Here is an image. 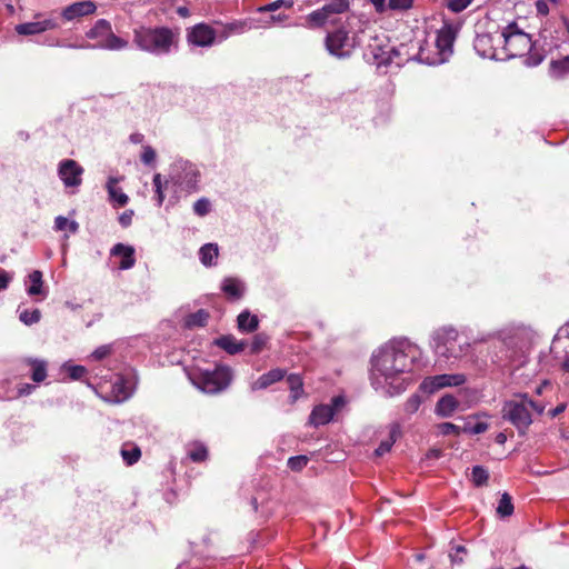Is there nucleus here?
Segmentation results:
<instances>
[{
	"label": "nucleus",
	"mask_w": 569,
	"mask_h": 569,
	"mask_svg": "<svg viewBox=\"0 0 569 569\" xmlns=\"http://www.w3.org/2000/svg\"><path fill=\"white\" fill-rule=\"evenodd\" d=\"M488 428H489L488 423L477 422L473 426L469 427L468 431L472 435H479V433H483L485 431H487Z\"/></svg>",
	"instance_id": "obj_55"
},
{
	"label": "nucleus",
	"mask_w": 569,
	"mask_h": 569,
	"mask_svg": "<svg viewBox=\"0 0 569 569\" xmlns=\"http://www.w3.org/2000/svg\"><path fill=\"white\" fill-rule=\"evenodd\" d=\"M121 456H122L123 460L126 461V463L131 466L139 460V458L141 456V451L136 446L132 447L131 449L122 448Z\"/></svg>",
	"instance_id": "obj_40"
},
{
	"label": "nucleus",
	"mask_w": 569,
	"mask_h": 569,
	"mask_svg": "<svg viewBox=\"0 0 569 569\" xmlns=\"http://www.w3.org/2000/svg\"><path fill=\"white\" fill-rule=\"evenodd\" d=\"M209 315L204 310H198L197 312L190 313L184 318V326L188 328L203 327L208 321Z\"/></svg>",
	"instance_id": "obj_32"
},
{
	"label": "nucleus",
	"mask_w": 569,
	"mask_h": 569,
	"mask_svg": "<svg viewBox=\"0 0 569 569\" xmlns=\"http://www.w3.org/2000/svg\"><path fill=\"white\" fill-rule=\"evenodd\" d=\"M188 457L194 462L204 461L208 457L207 447L200 441H193L188 445Z\"/></svg>",
	"instance_id": "obj_29"
},
{
	"label": "nucleus",
	"mask_w": 569,
	"mask_h": 569,
	"mask_svg": "<svg viewBox=\"0 0 569 569\" xmlns=\"http://www.w3.org/2000/svg\"><path fill=\"white\" fill-rule=\"evenodd\" d=\"M111 348L109 346H100L92 353L91 357L94 360H101L110 355Z\"/></svg>",
	"instance_id": "obj_52"
},
{
	"label": "nucleus",
	"mask_w": 569,
	"mask_h": 569,
	"mask_svg": "<svg viewBox=\"0 0 569 569\" xmlns=\"http://www.w3.org/2000/svg\"><path fill=\"white\" fill-rule=\"evenodd\" d=\"M83 168L74 160L60 161L58 174L66 188H78L82 183Z\"/></svg>",
	"instance_id": "obj_14"
},
{
	"label": "nucleus",
	"mask_w": 569,
	"mask_h": 569,
	"mask_svg": "<svg viewBox=\"0 0 569 569\" xmlns=\"http://www.w3.org/2000/svg\"><path fill=\"white\" fill-rule=\"evenodd\" d=\"M308 463V458L306 456H296L288 459V467L292 471L302 470Z\"/></svg>",
	"instance_id": "obj_44"
},
{
	"label": "nucleus",
	"mask_w": 569,
	"mask_h": 569,
	"mask_svg": "<svg viewBox=\"0 0 569 569\" xmlns=\"http://www.w3.org/2000/svg\"><path fill=\"white\" fill-rule=\"evenodd\" d=\"M293 2L291 0H276L267 6L260 7L258 10L260 12L263 11H276L282 7L284 8H291Z\"/></svg>",
	"instance_id": "obj_46"
},
{
	"label": "nucleus",
	"mask_w": 569,
	"mask_h": 569,
	"mask_svg": "<svg viewBox=\"0 0 569 569\" xmlns=\"http://www.w3.org/2000/svg\"><path fill=\"white\" fill-rule=\"evenodd\" d=\"M176 166L182 170V176L176 179V183L184 186L187 189H196L199 178L197 167L189 162H179Z\"/></svg>",
	"instance_id": "obj_18"
},
{
	"label": "nucleus",
	"mask_w": 569,
	"mask_h": 569,
	"mask_svg": "<svg viewBox=\"0 0 569 569\" xmlns=\"http://www.w3.org/2000/svg\"><path fill=\"white\" fill-rule=\"evenodd\" d=\"M221 289L227 296L233 299H239L244 291L243 283L236 278H226Z\"/></svg>",
	"instance_id": "obj_26"
},
{
	"label": "nucleus",
	"mask_w": 569,
	"mask_h": 569,
	"mask_svg": "<svg viewBox=\"0 0 569 569\" xmlns=\"http://www.w3.org/2000/svg\"><path fill=\"white\" fill-rule=\"evenodd\" d=\"M467 552L466 548L463 546H457L455 549L450 552V559L455 563H462L463 562V555Z\"/></svg>",
	"instance_id": "obj_51"
},
{
	"label": "nucleus",
	"mask_w": 569,
	"mask_h": 569,
	"mask_svg": "<svg viewBox=\"0 0 569 569\" xmlns=\"http://www.w3.org/2000/svg\"><path fill=\"white\" fill-rule=\"evenodd\" d=\"M97 10V6L91 0H83L73 2L61 11V17L66 21H74L86 16H90L94 13Z\"/></svg>",
	"instance_id": "obj_17"
},
{
	"label": "nucleus",
	"mask_w": 569,
	"mask_h": 569,
	"mask_svg": "<svg viewBox=\"0 0 569 569\" xmlns=\"http://www.w3.org/2000/svg\"><path fill=\"white\" fill-rule=\"evenodd\" d=\"M41 312L39 309L28 310L24 309L20 311L19 319L27 326H31L40 321Z\"/></svg>",
	"instance_id": "obj_38"
},
{
	"label": "nucleus",
	"mask_w": 569,
	"mask_h": 569,
	"mask_svg": "<svg viewBox=\"0 0 569 569\" xmlns=\"http://www.w3.org/2000/svg\"><path fill=\"white\" fill-rule=\"evenodd\" d=\"M417 355V348L405 340L381 347L371 359L372 387L387 396L402 392L408 385L405 375L413 370Z\"/></svg>",
	"instance_id": "obj_1"
},
{
	"label": "nucleus",
	"mask_w": 569,
	"mask_h": 569,
	"mask_svg": "<svg viewBox=\"0 0 569 569\" xmlns=\"http://www.w3.org/2000/svg\"><path fill=\"white\" fill-rule=\"evenodd\" d=\"M378 12H383L388 6L386 0H369Z\"/></svg>",
	"instance_id": "obj_59"
},
{
	"label": "nucleus",
	"mask_w": 569,
	"mask_h": 569,
	"mask_svg": "<svg viewBox=\"0 0 569 569\" xmlns=\"http://www.w3.org/2000/svg\"><path fill=\"white\" fill-rule=\"evenodd\" d=\"M349 0H331L321 9L312 11L308 16V22L313 27H321L325 24H336L338 16L349 8Z\"/></svg>",
	"instance_id": "obj_10"
},
{
	"label": "nucleus",
	"mask_w": 569,
	"mask_h": 569,
	"mask_svg": "<svg viewBox=\"0 0 569 569\" xmlns=\"http://www.w3.org/2000/svg\"><path fill=\"white\" fill-rule=\"evenodd\" d=\"M459 402L453 396L446 395L438 400L435 412L443 418L450 417L457 410Z\"/></svg>",
	"instance_id": "obj_24"
},
{
	"label": "nucleus",
	"mask_w": 569,
	"mask_h": 569,
	"mask_svg": "<svg viewBox=\"0 0 569 569\" xmlns=\"http://www.w3.org/2000/svg\"><path fill=\"white\" fill-rule=\"evenodd\" d=\"M86 37L90 40H94V43L80 46L70 44L69 48L121 50L128 47V41L116 36L110 22L106 19H99L94 26L86 32Z\"/></svg>",
	"instance_id": "obj_6"
},
{
	"label": "nucleus",
	"mask_w": 569,
	"mask_h": 569,
	"mask_svg": "<svg viewBox=\"0 0 569 569\" xmlns=\"http://www.w3.org/2000/svg\"><path fill=\"white\" fill-rule=\"evenodd\" d=\"M413 4V0H389L388 8L390 10L406 11Z\"/></svg>",
	"instance_id": "obj_47"
},
{
	"label": "nucleus",
	"mask_w": 569,
	"mask_h": 569,
	"mask_svg": "<svg viewBox=\"0 0 569 569\" xmlns=\"http://www.w3.org/2000/svg\"><path fill=\"white\" fill-rule=\"evenodd\" d=\"M345 405V399L341 396H337L331 400L329 405L316 406L310 416L309 423L313 427H319L329 423L336 412Z\"/></svg>",
	"instance_id": "obj_11"
},
{
	"label": "nucleus",
	"mask_w": 569,
	"mask_h": 569,
	"mask_svg": "<svg viewBox=\"0 0 569 569\" xmlns=\"http://www.w3.org/2000/svg\"><path fill=\"white\" fill-rule=\"evenodd\" d=\"M177 13H178L180 17H182V18H187V17H189V10H188V8H187V7H179V8L177 9Z\"/></svg>",
	"instance_id": "obj_62"
},
{
	"label": "nucleus",
	"mask_w": 569,
	"mask_h": 569,
	"mask_svg": "<svg viewBox=\"0 0 569 569\" xmlns=\"http://www.w3.org/2000/svg\"><path fill=\"white\" fill-rule=\"evenodd\" d=\"M54 228L58 231L68 230L70 233H76L79 229V224L74 220H69L66 217L58 216L54 220Z\"/></svg>",
	"instance_id": "obj_36"
},
{
	"label": "nucleus",
	"mask_w": 569,
	"mask_h": 569,
	"mask_svg": "<svg viewBox=\"0 0 569 569\" xmlns=\"http://www.w3.org/2000/svg\"><path fill=\"white\" fill-rule=\"evenodd\" d=\"M34 388H36L34 386L29 385V383L21 385L20 388L18 389V395L19 396L30 395L34 390Z\"/></svg>",
	"instance_id": "obj_58"
},
{
	"label": "nucleus",
	"mask_w": 569,
	"mask_h": 569,
	"mask_svg": "<svg viewBox=\"0 0 569 569\" xmlns=\"http://www.w3.org/2000/svg\"><path fill=\"white\" fill-rule=\"evenodd\" d=\"M399 433V427L398 426H393L390 430V436L387 440H383L381 441V443L379 445V447L376 449V455L377 456H382L387 452L390 451L392 445L395 443L396 441V438Z\"/></svg>",
	"instance_id": "obj_35"
},
{
	"label": "nucleus",
	"mask_w": 569,
	"mask_h": 569,
	"mask_svg": "<svg viewBox=\"0 0 569 569\" xmlns=\"http://www.w3.org/2000/svg\"><path fill=\"white\" fill-rule=\"evenodd\" d=\"M286 376V370L276 368L267 373L260 376L251 385L252 390H262L268 388L269 386L282 380Z\"/></svg>",
	"instance_id": "obj_20"
},
{
	"label": "nucleus",
	"mask_w": 569,
	"mask_h": 569,
	"mask_svg": "<svg viewBox=\"0 0 569 569\" xmlns=\"http://www.w3.org/2000/svg\"><path fill=\"white\" fill-rule=\"evenodd\" d=\"M191 382L207 393H217L226 389L232 379V373L227 366H217L210 370H194L190 375Z\"/></svg>",
	"instance_id": "obj_7"
},
{
	"label": "nucleus",
	"mask_w": 569,
	"mask_h": 569,
	"mask_svg": "<svg viewBox=\"0 0 569 569\" xmlns=\"http://www.w3.org/2000/svg\"><path fill=\"white\" fill-rule=\"evenodd\" d=\"M475 343L453 328H442L435 335V351L447 359L457 360L468 356Z\"/></svg>",
	"instance_id": "obj_3"
},
{
	"label": "nucleus",
	"mask_w": 569,
	"mask_h": 569,
	"mask_svg": "<svg viewBox=\"0 0 569 569\" xmlns=\"http://www.w3.org/2000/svg\"><path fill=\"white\" fill-rule=\"evenodd\" d=\"M11 280L12 276L6 270L0 269V291L6 289Z\"/></svg>",
	"instance_id": "obj_56"
},
{
	"label": "nucleus",
	"mask_w": 569,
	"mask_h": 569,
	"mask_svg": "<svg viewBox=\"0 0 569 569\" xmlns=\"http://www.w3.org/2000/svg\"><path fill=\"white\" fill-rule=\"evenodd\" d=\"M63 369L68 372L70 379L72 380H81L87 373V369L79 365L67 363L63 366Z\"/></svg>",
	"instance_id": "obj_41"
},
{
	"label": "nucleus",
	"mask_w": 569,
	"mask_h": 569,
	"mask_svg": "<svg viewBox=\"0 0 569 569\" xmlns=\"http://www.w3.org/2000/svg\"><path fill=\"white\" fill-rule=\"evenodd\" d=\"M157 158L156 150L151 146H143L141 153V161L147 166L154 164Z\"/></svg>",
	"instance_id": "obj_45"
},
{
	"label": "nucleus",
	"mask_w": 569,
	"mask_h": 569,
	"mask_svg": "<svg viewBox=\"0 0 569 569\" xmlns=\"http://www.w3.org/2000/svg\"><path fill=\"white\" fill-rule=\"evenodd\" d=\"M536 7H537V11L540 14H547L549 12L548 4L545 1H542V0H538L536 2Z\"/></svg>",
	"instance_id": "obj_60"
},
{
	"label": "nucleus",
	"mask_w": 569,
	"mask_h": 569,
	"mask_svg": "<svg viewBox=\"0 0 569 569\" xmlns=\"http://www.w3.org/2000/svg\"><path fill=\"white\" fill-rule=\"evenodd\" d=\"M42 14H36V21L17 24L14 30L20 36H34L60 27L54 18L40 19Z\"/></svg>",
	"instance_id": "obj_15"
},
{
	"label": "nucleus",
	"mask_w": 569,
	"mask_h": 569,
	"mask_svg": "<svg viewBox=\"0 0 569 569\" xmlns=\"http://www.w3.org/2000/svg\"><path fill=\"white\" fill-rule=\"evenodd\" d=\"M497 40L501 47V56L505 58L522 57L532 49L531 37L521 30L517 23H509L501 33H497Z\"/></svg>",
	"instance_id": "obj_5"
},
{
	"label": "nucleus",
	"mask_w": 569,
	"mask_h": 569,
	"mask_svg": "<svg viewBox=\"0 0 569 569\" xmlns=\"http://www.w3.org/2000/svg\"><path fill=\"white\" fill-rule=\"evenodd\" d=\"M566 408H567V403L561 402L556 408L549 410L548 415L550 416V418H556L557 416L562 413L566 410Z\"/></svg>",
	"instance_id": "obj_57"
},
{
	"label": "nucleus",
	"mask_w": 569,
	"mask_h": 569,
	"mask_svg": "<svg viewBox=\"0 0 569 569\" xmlns=\"http://www.w3.org/2000/svg\"><path fill=\"white\" fill-rule=\"evenodd\" d=\"M131 396V390L122 377H117L111 387V392L104 399L111 402H122Z\"/></svg>",
	"instance_id": "obj_21"
},
{
	"label": "nucleus",
	"mask_w": 569,
	"mask_h": 569,
	"mask_svg": "<svg viewBox=\"0 0 569 569\" xmlns=\"http://www.w3.org/2000/svg\"><path fill=\"white\" fill-rule=\"evenodd\" d=\"M26 291L29 296H42V298L47 297V291L43 288L42 272L39 270L32 271L28 276V280L26 281Z\"/></svg>",
	"instance_id": "obj_22"
},
{
	"label": "nucleus",
	"mask_w": 569,
	"mask_h": 569,
	"mask_svg": "<svg viewBox=\"0 0 569 569\" xmlns=\"http://www.w3.org/2000/svg\"><path fill=\"white\" fill-rule=\"evenodd\" d=\"M287 382L290 389L291 401H297L303 395V381L299 375H289Z\"/></svg>",
	"instance_id": "obj_30"
},
{
	"label": "nucleus",
	"mask_w": 569,
	"mask_h": 569,
	"mask_svg": "<svg viewBox=\"0 0 569 569\" xmlns=\"http://www.w3.org/2000/svg\"><path fill=\"white\" fill-rule=\"evenodd\" d=\"M471 2L472 0H447V7L452 12H460L465 10Z\"/></svg>",
	"instance_id": "obj_48"
},
{
	"label": "nucleus",
	"mask_w": 569,
	"mask_h": 569,
	"mask_svg": "<svg viewBox=\"0 0 569 569\" xmlns=\"http://www.w3.org/2000/svg\"><path fill=\"white\" fill-rule=\"evenodd\" d=\"M238 329L242 332H252L258 328L259 320L257 316L251 315L249 311H242L238 316Z\"/></svg>",
	"instance_id": "obj_28"
},
{
	"label": "nucleus",
	"mask_w": 569,
	"mask_h": 569,
	"mask_svg": "<svg viewBox=\"0 0 569 569\" xmlns=\"http://www.w3.org/2000/svg\"><path fill=\"white\" fill-rule=\"evenodd\" d=\"M513 509L511 497L507 492L502 493L497 507V513L502 518L509 517L513 513Z\"/></svg>",
	"instance_id": "obj_33"
},
{
	"label": "nucleus",
	"mask_w": 569,
	"mask_h": 569,
	"mask_svg": "<svg viewBox=\"0 0 569 569\" xmlns=\"http://www.w3.org/2000/svg\"><path fill=\"white\" fill-rule=\"evenodd\" d=\"M439 433L441 435H458L459 433V427L451 423V422H442L438 425Z\"/></svg>",
	"instance_id": "obj_49"
},
{
	"label": "nucleus",
	"mask_w": 569,
	"mask_h": 569,
	"mask_svg": "<svg viewBox=\"0 0 569 569\" xmlns=\"http://www.w3.org/2000/svg\"><path fill=\"white\" fill-rule=\"evenodd\" d=\"M500 46L497 40V34L491 33L477 34L473 41L476 52L487 59L503 60Z\"/></svg>",
	"instance_id": "obj_12"
},
{
	"label": "nucleus",
	"mask_w": 569,
	"mask_h": 569,
	"mask_svg": "<svg viewBox=\"0 0 569 569\" xmlns=\"http://www.w3.org/2000/svg\"><path fill=\"white\" fill-rule=\"evenodd\" d=\"M219 40V30L206 23L196 24L188 33V41L198 47H211Z\"/></svg>",
	"instance_id": "obj_16"
},
{
	"label": "nucleus",
	"mask_w": 569,
	"mask_h": 569,
	"mask_svg": "<svg viewBox=\"0 0 569 569\" xmlns=\"http://www.w3.org/2000/svg\"><path fill=\"white\" fill-rule=\"evenodd\" d=\"M152 182H153L157 204H158V207H160L163 203V200H164L163 188L168 183V181L163 182L161 174L160 173H156L153 176Z\"/></svg>",
	"instance_id": "obj_39"
},
{
	"label": "nucleus",
	"mask_w": 569,
	"mask_h": 569,
	"mask_svg": "<svg viewBox=\"0 0 569 569\" xmlns=\"http://www.w3.org/2000/svg\"><path fill=\"white\" fill-rule=\"evenodd\" d=\"M133 43L153 56H167L177 50L179 33L168 27H139L133 30Z\"/></svg>",
	"instance_id": "obj_2"
},
{
	"label": "nucleus",
	"mask_w": 569,
	"mask_h": 569,
	"mask_svg": "<svg viewBox=\"0 0 569 569\" xmlns=\"http://www.w3.org/2000/svg\"><path fill=\"white\" fill-rule=\"evenodd\" d=\"M200 260L204 266H211L213 260L218 257V246L214 243H207L200 248Z\"/></svg>",
	"instance_id": "obj_31"
},
{
	"label": "nucleus",
	"mask_w": 569,
	"mask_h": 569,
	"mask_svg": "<svg viewBox=\"0 0 569 569\" xmlns=\"http://www.w3.org/2000/svg\"><path fill=\"white\" fill-rule=\"evenodd\" d=\"M119 180L114 177H110L107 182V190L109 193V198L112 202H116L118 206L123 207L128 203V196L122 192L121 189L117 188V183Z\"/></svg>",
	"instance_id": "obj_25"
},
{
	"label": "nucleus",
	"mask_w": 569,
	"mask_h": 569,
	"mask_svg": "<svg viewBox=\"0 0 569 569\" xmlns=\"http://www.w3.org/2000/svg\"><path fill=\"white\" fill-rule=\"evenodd\" d=\"M216 345L226 350L230 355H236L243 350L244 342L238 341L232 336H223L216 340Z\"/></svg>",
	"instance_id": "obj_27"
},
{
	"label": "nucleus",
	"mask_w": 569,
	"mask_h": 569,
	"mask_svg": "<svg viewBox=\"0 0 569 569\" xmlns=\"http://www.w3.org/2000/svg\"><path fill=\"white\" fill-rule=\"evenodd\" d=\"M32 380L34 382H42L47 378V363L42 360H31Z\"/></svg>",
	"instance_id": "obj_34"
},
{
	"label": "nucleus",
	"mask_w": 569,
	"mask_h": 569,
	"mask_svg": "<svg viewBox=\"0 0 569 569\" xmlns=\"http://www.w3.org/2000/svg\"><path fill=\"white\" fill-rule=\"evenodd\" d=\"M489 478L488 471L480 467L476 466L472 468V481L476 486H482L487 482Z\"/></svg>",
	"instance_id": "obj_42"
},
{
	"label": "nucleus",
	"mask_w": 569,
	"mask_h": 569,
	"mask_svg": "<svg viewBox=\"0 0 569 569\" xmlns=\"http://www.w3.org/2000/svg\"><path fill=\"white\" fill-rule=\"evenodd\" d=\"M561 367L566 372H569V352L566 353Z\"/></svg>",
	"instance_id": "obj_63"
},
{
	"label": "nucleus",
	"mask_w": 569,
	"mask_h": 569,
	"mask_svg": "<svg viewBox=\"0 0 569 569\" xmlns=\"http://www.w3.org/2000/svg\"><path fill=\"white\" fill-rule=\"evenodd\" d=\"M111 254L121 257L119 268L122 270L130 269L136 263L134 249L131 246H126L123 243H117L111 249Z\"/></svg>",
	"instance_id": "obj_19"
},
{
	"label": "nucleus",
	"mask_w": 569,
	"mask_h": 569,
	"mask_svg": "<svg viewBox=\"0 0 569 569\" xmlns=\"http://www.w3.org/2000/svg\"><path fill=\"white\" fill-rule=\"evenodd\" d=\"M143 139H144L143 134L139 133V132L131 133L129 137V140L134 144L141 143L143 141Z\"/></svg>",
	"instance_id": "obj_61"
},
{
	"label": "nucleus",
	"mask_w": 569,
	"mask_h": 569,
	"mask_svg": "<svg viewBox=\"0 0 569 569\" xmlns=\"http://www.w3.org/2000/svg\"><path fill=\"white\" fill-rule=\"evenodd\" d=\"M457 30L451 24H445L437 33L436 38V49L438 50L437 54L432 58L423 57V52H421L422 59L427 61L429 64H440L446 62L449 57L452 54L453 42L456 40Z\"/></svg>",
	"instance_id": "obj_9"
},
{
	"label": "nucleus",
	"mask_w": 569,
	"mask_h": 569,
	"mask_svg": "<svg viewBox=\"0 0 569 569\" xmlns=\"http://www.w3.org/2000/svg\"><path fill=\"white\" fill-rule=\"evenodd\" d=\"M356 21L359 20L355 16L349 17L346 24L327 34L326 48L330 54L338 58H347L350 56L357 44V37L349 36V30L352 29Z\"/></svg>",
	"instance_id": "obj_8"
},
{
	"label": "nucleus",
	"mask_w": 569,
	"mask_h": 569,
	"mask_svg": "<svg viewBox=\"0 0 569 569\" xmlns=\"http://www.w3.org/2000/svg\"><path fill=\"white\" fill-rule=\"evenodd\" d=\"M210 209H211V203L206 198H201V199L197 200L193 204L194 213L200 217H203L207 213H209Z\"/></svg>",
	"instance_id": "obj_43"
},
{
	"label": "nucleus",
	"mask_w": 569,
	"mask_h": 569,
	"mask_svg": "<svg viewBox=\"0 0 569 569\" xmlns=\"http://www.w3.org/2000/svg\"><path fill=\"white\" fill-rule=\"evenodd\" d=\"M132 217H133V211L132 210H126L124 212H122L119 217V223L127 228L131 224L132 222Z\"/></svg>",
	"instance_id": "obj_53"
},
{
	"label": "nucleus",
	"mask_w": 569,
	"mask_h": 569,
	"mask_svg": "<svg viewBox=\"0 0 569 569\" xmlns=\"http://www.w3.org/2000/svg\"><path fill=\"white\" fill-rule=\"evenodd\" d=\"M466 377L462 373H443L432 377H427L420 385V389L427 393H433L445 387H456L465 383Z\"/></svg>",
	"instance_id": "obj_13"
},
{
	"label": "nucleus",
	"mask_w": 569,
	"mask_h": 569,
	"mask_svg": "<svg viewBox=\"0 0 569 569\" xmlns=\"http://www.w3.org/2000/svg\"><path fill=\"white\" fill-rule=\"evenodd\" d=\"M267 342V338L263 335H257L254 336L252 343H251V352L258 353L262 350Z\"/></svg>",
	"instance_id": "obj_50"
},
{
	"label": "nucleus",
	"mask_w": 569,
	"mask_h": 569,
	"mask_svg": "<svg viewBox=\"0 0 569 569\" xmlns=\"http://www.w3.org/2000/svg\"><path fill=\"white\" fill-rule=\"evenodd\" d=\"M420 406V399L418 396H412L408 399L406 403V410L409 412H415L418 410Z\"/></svg>",
	"instance_id": "obj_54"
},
{
	"label": "nucleus",
	"mask_w": 569,
	"mask_h": 569,
	"mask_svg": "<svg viewBox=\"0 0 569 569\" xmlns=\"http://www.w3.org/2000/svg\"><path fill=\"white\" fill-rule=\"evenodd\" d=\"M550 71L553 77H561L569 72V56L559 60H552Z\"/></svg>",
	"instance_id": "obj_37"
},
{
	"label": "nucleus",
	"mask_w": 569,
	"mask_h": 569,
	"mask_svg": "<svg viewBox=\"0 0 569 569\" xmlns=\"http://www.w3.org/2000/svg\"><path fill=\"white\" fill-rule=\"evenodd\" d=\"M543 410V403L535 402L527 395H521L503 405L502 417L523 433L532 423V411L541 415Z\"/></svg>",
	"instance_id": "obj_4"
},
{
	"label": "nucleus",
	"mask_w": 569,
	"mask_h": 569,
	"mask_svg": "<svg viewBox=\"0 0 569 569\" xmlns=\"http://www.w3.org/2000/svg\"><path fill=\"white\" fill-rule=\"evenodd\" d=\"M507 440V436L502 432L498 433L496 437V441L500 445H503Z\"/></svg>",
	"instance_id": "obj_64"
},
{
	"label": "nucleus",
	"mask_w": 569,
	"mask_h": 569,
	"mask_svg": "<svg viewBox=\"0 0 569 569\" xmlns=\"http://www.w3.org/2000/svg\"><path fill=\"white\" fill-rule=\"evenodd\" d=\"M249 29H251V26L244 20L233 21L223 24L219 30V41L221 42L232 34H241L248 31Z\"/></svg>",
	"instance_id": "obj_23"
}]
</instances>
